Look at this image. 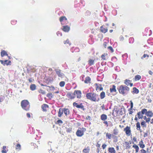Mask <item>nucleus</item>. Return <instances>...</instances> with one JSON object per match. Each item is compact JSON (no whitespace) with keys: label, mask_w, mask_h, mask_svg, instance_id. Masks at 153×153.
<instances>
[{"label":"nucleus","mask_w":153,"mask_h":153,"mask_svg":"<svg viewBox=\"0 0 153 153\" xmlns=\"http://www.w3.org/2000/svg\"><path fill=\"white\" fill-rule=\"evenodd\" d=\"M86 97L87 99L93 101H98L100 100L98 95L94 93H88L86 94Z\"/></svg>","instance_id":"nucleus-1"},{"label":"nucleus","mask_w":153,"mask_h":153,"mask_svg":"<svg viewBox=\"0 0 153 153\" xmlns=\"http://www.w3.org/2000/svg\"><path fill=\"white\" fill-rule=\"evenodd\" d=\"M120 94L125 95L127 94L129 91L130 88L125 85H121L117 88Z\"/></svg>","instance_id":"nucleus-2"},{"label":"nucleus","mask_w":153,"mask_h":153,"mask_svg":"<svg viewBox=\"0 0 153 153\" xmlns=\"http://www.w3.org/2000/svg\"><path fill=\"white\" fill-rule=\"evenodd\" d=\"M21 106L22 108L26 111L29 110V103L27 100H22L21 102Z\"/></svg>","instance_id":"nucleus-3"},{"label":"nucleus","mask_w":153,"mask_h":153,"mask_svg":"<svg viewBox=\"0 0 153 153\" xmlns=\"http://www.w3.org/2000/svg\"><path fill=\"white\" fill-rule=\"evenodd\" d=\"M147 111V110L146 108H144L142 109L141 111L138 112L137 113V115L138 116V118L139 119H142L143 117V114H144L146 113Z\"/></svg>","instance_id":"nucleus-4"},{"label":"nucleus","mask_w":153,"mask_h":153,"mask_svg":"<svg viewBox=\"0 0 153 153\" xmlns=\"http://www.w3.org/2000/svg\"><path fill=\"white\" fill-rule=\"evenodd\" d=\"M73 105L74 106H75L77 108H80L83 111L85 110L84 106L82 103L80 104H78L77 103L74 102L73 103Z\"/></svg>","instance_id":"nucleus-5"},{"label":"nucleus","mask_w":153,"mask_h":153,"mask_svg":"<svg viewBox=\"0 0 153 153\" xmlns=\"http://www.w3.org/2000/svg\"><path fill=\"white\" fill-rule=\"evenodd\" d=\"M110 91L112 93L113 95H114L116 94V86L113 85L111 88H110Z\"/></svg>","instance_id":"nucleus-6"},{"label":"nucleus","mask_w":153,"mask_h":153,"mask_svg":"<svg viewBox=\"0 0 153 153\" xmlns=\"http://www.w3.org/2000/svg\"><path fill=\"white\" fill-rule=\"evenodd\" d=\"M74 94L75 96L76 95L77 97L78 98H80L81 97V92L80 91L75 90L74 92Z\"/></svg>","instance_id":"nucleus-7"},{"label":"nucleus","mask_w":153,"mask_h":153,"mask_svg":"<svg viewBox=\"0 0 153 153\" xmlns=\"http://www.w3.org/2000/svg\"><path fill=\"white\" fill-rule=\"evenodd\" d=\"M55 71H56V74L59 77L63 78L65 76V75L63 73L61 72L60 70L59 69H56L55 70Z\"/></svg>","instance_id":"nucleus-8"},{"label":"nucleus","mask_w":153,"mask_h":153,"mask_svg":"<svg viewBox=\"0 0 153 153\" xmlns=\"http://www.w3.org/2000/svg\"><path fill=\"white\" fill-rule=\"evenodd\" d=\"M124 131L126 132V135L129 136L131 134V130L130 128L128 126H126L124 129Z\"/></svg>","instance_id":"nucleus-9"},{"label":"nucleus","mask_w":153,"mask_h":153,"mask_svg":"<svg viewBox=\"0 0 153 153\" xmlns=\"http://www.w3.org/2000/svg\"><path fill=\"white\" fill-rule=\"evenodd\" d=\"M66 96L68 98L71 99H74L75 97L74 93L73 94L72 93H68L67 94Z\"/></svg>","instance_id":"nucleus-10"},{"label":"nucleus","mask_w":153,"mask_h":153,"mask_svg":"<svg viewBox=\"0 0 153 153\" xmlns=\"http://www.w3.org/2000/svg\"><path fill=\"white\" fill-rule=\"evenodd\" d=\"M76 134L78 137H81L83 135L84 133L82 131L78 128L76 132Z\"/></svg>","instance_id":"nucleus-11"},{"label":"nucleus","mask_w":153,"mask_h":153,"mask_svg":"<svg viewBox=\"0 0 153 153\" xmlns=\"http://www.w3.org/2000/svg\"><path fill=\"white\" fill-rule=\"evenodd\" d=\"M62 30L64 32H68L70 30V27L68 25H64L63 26Z\"/></svg>","instance_id":"nucleus-12"},{"label":"nucleus","mask_w":153,"mask_h":153,"mask_svg":"<svg viewBox=\"0 0 153 153\" xmlns=\"http://www.w3.org/2000/svg\"><path fill=\"white\" fill-rule=\"evenodd\" d=\"M100 31L103 33H105L108 31V29L107 28L104 27L103 26H102L100 28Z\"/></svg>","instance_id":"nucleus-13"},{"label":"nucleus","mask_w":153,"mask_h":153,"mask_svg":"<svg viewBox=\"0 0 153 153\" xmlns=\"http://www.w3.org/2000/svg\"><path fill=\"white\" fill-rule=\"evenodd\" d=\"M41 108L43 111H47L46 108H48V106L46 104H44L42 105Z\"/></svg>","instance_id":"nucleus-14"},{"label":"nucleus","mask_w":153,"mask_h":153,"mask_svg":"<svg viewBox=\"0 0 153 153\" xmlns=\"http://www.w3.org/2000/svg\"><path fill=\"white\" fill-rule=\"evenodd\" d=\"M133 89V91H131V93L133 94H137L139 93V90L136 87H134Z\"/></svg>","instance_id":"nucleus-15"},{"label":"nucleus","mask_w":153,"mask_h":153,"mask_svg":"<svg viewBox=\"0 0 153 153\" xmlns=\"http://www.w3.org/2000/svg\"><path fill=\"white\" fill-rule=\"evenodd\" d=\"M30 88L31 91H33L36 89V86L34 84H31L30 86Z\"/></svg>","instance_id":"nucleus-16"},{"label":"nucleus","mask_w":153,"mask_h":153,"mask_svg":"<svg viewBox=\"0 0 153 153\" xmlns=\"http://www.w3.org/2000/svg\"><path fill=\"white\" fill-rule=\"evenodd\" d=\"M63 109H62L61 108H59L58 113V117H61L62 114H63Z\"/></svg>","instance_id":"nucleus-17"},{"label":"nucleus","mask_w":153,"mask_h":153,"mask_svg":"<svg viewBox=\"0 0 153 153\" xmlns=\"http://www.w3.org/2000/svg\"><path fill=\"white\" fill-rule=\"evenodd\" d=\"M101 119L102 121H105L107 119V116L105 114H102L101 115Z\"/></svg>","instance_id":"nucleus-18"},{"label":"nucleus","mask_w":153,"mask_h":153,"mask_svg":"<svg viewBox=\"0 0 153 153\" xmlns=\"http://www.w3.org/2000/svg\"><path fill=\"white\" fill-rule=\"evenodd\" d=\"M146 115L148 117H151L153 116V113L151 111H149L146 112Z\"/></svg>","instance_id":"nucleus-19"},{"label":"nucleus","mask_w":153,"mask_h":153,"mask_svg":"<svg viewBox=\"0 0 153 153\" xmlns=\"http://www.w3.org/2000/svg\"><path fill=\"white\" fill-rule=\"evenodd\" d=\"M136 126L137 129V130L140 131V132H141L142 131L140 129V124L139 122H137V123L136 124Z\"/></svg>","instance_id":"nucleus-20"},{"label":"nucleus","mask_w":153,"mask_h":153,"mask_svg":"<svg viewBox=\"0 0 153 153\" xmlns=\"http://www.w3.org/2000/svg\"><path fill=\"white\" fill-rule=\"evenodd\" d=\"M91 78L89 77H87L85 78V80L84 82L85 83H90V81H91Z\"/></svg>","instance_id":"nucleus-21"},{"label":"nucleus","mask_w":153,"mask_h":153,"mask_svg":"<svg viewBox=\"0 0 153 153\" xmlns=\"http://www.w3.org/2000/svg\"><path fill=\"white\" fill-rule=\"evenodd\" d=\"M1 57H3L5 55L8 56V54H7L6 52L4 50L2 51L1 52Z\"/></svg>","instance_id":"nucleus-22"},{"label":"nucleus","mask_w":153,"mask_h":153,"mask_svg":"<svg viewBox=\"0 0 153 153\" xmlns=\"http://www.w3.org/2000/svg\"><path fill=\"white\" fill-rule=\"evenodd\" d=\"M108 151L111 153H115L116 151L114 148L113 147H110L108 149Z\"/></svg>","instance_id":"nucleus-23"},{"label":"nucleus","mask_w":153,"mask_h":153,"mask_svg":"<svg viewBox=\"0 0 153 153\" xmlns=\"http://www.w3.org/2000/svg\"><path fill=\"white\" fill-rule=\"evenodd\" d=\"M63 111L64 114L66 115H67L69 113V111L68 109L65 108H63Z\"/></svg>","instance_id":"nucleus-24"},{"label":"nucleus","mask_w":153,"mask_h":153,"mask_svg":"<svg viewBox=\"0 0 153 153\" xmlns=\"http://www.w3.org/2000/svg\"><path fill=\"white\" fill-rule=\"evenodd\" d=\"M90 151V149L89 147H88L86 148L83 149L82 152L83 153H89Z\"/></svg>","instance_id":"nucleus-25"},{"label":"nucleus","mask_w":153,"mask_h":153,"mask_svg":"<svg viewBox=\"0 0 153 153\" xmlns=\"http://www.w3.org/2000/svg\"><path fill=\"white\" fill-rule=\"evenodd\" d=\"M105 97V93L102 91L100 93V98L101 99H103Z\"/></svg>","instance_id":"nucleus-26"},{"label":"nucleus","mask_w":153,"mask_h":153,"mask_svg":"<svg viewBox=\"0 0 153 153\" xmlns=\"http://www.w3.org/2000/svg\"><path fill=\"white\" fill-rule=\"evenodd\" d=\"M11 63V61H8L7 60H5L4 61V65H10V63Z\"/></svg>","instance_id":"nucleus-27"},{"label":"nucleus","mask_w":153,"mask_h":153,"mask_svg":"<svg viewBox=\"0 0 153 153\" xmlns=\"http://www.w3.org/2000/svg\"><path fill=\"white\" fill-rule=\"evenodd\" d=\"M141 143H143V142L142 140L139 142L140 147L142 148H144L145 147V145L143 144H141Z\"/></svg>","instance_id":"nucleus-28"},{"label":"nucleus","mask_w":153,"mask_h":153,"mask_svg":"<svg viewBox=\"0 0 153 153\" xmlns=\"http://www.w3.org/2000/svg\"><path fill=\"white\" fill-rule=\"evenodd\" d=\"M88 62L90 65H91L94 64V60L90 59L88 61Z\"/></svg>","instance_id":"nucleus-29"},{"label":"nucleus","mask_w":153,"mask_h":153,"mask_svg":"<svg viewBox=\"0 0 153 153\" xmlns=\"http://www.w3.org/2000/svg\"><path fill=\"white\" fill-rule=\"evenodd\" d=\"M131 81L129 80L126 79L124 82L125 84L127 85H129Z\"/></svg>","instance_id":"nucleus-30"},{"label":"nucleus","mask_w":153,"mask_h":153,"mask_svg":"<svg viewBox=\"0 0 153 153\" xmlns=\"http://www.w3.org/2000/svg\"><path fill=\"white\" fill-rule=\"evenodd\" d=\"M64 20H67V19L65 16H62L60 18L59 21L61 22L62 21Z\"/></svg>","instance_id":"nucleus-31"},{"label":"nucleus","mask_w":153,"mask_h":153,"mask_svg":"<svg viewBox=\"0 0 153 153\" xmlns=\"http://www.w3.org/2000/svg\"><path fill=\"white\" fill-rule=\"evenodd\" d=\"M65 83L64 81H61L59 83V85L61 87H63L64 86Z\"/></svg>","instance_id":"nucleus-32"},{"label":"nucleus","mask_w":153,"mask_h":153,"mask_svg":"<svg viewBox=\"0 0 153 153\" xmlns=\"http://www.w3.org/2000/svg\"><path fill=\"white\" fill-rule=\"evenodd\" d=\"M6 148V146H4L3 147V150L1 151V152L2 153H6V151L5 150V149Z\"/></svg>","instance_id":"nucleus-33"},{"label":"nucleus","mask_w":153,"mask_h":153,"mask_svg":"<svg viewBox=\"0 0 153 153\" xmlns=\"http://www.w3.org/2000/svg\"><path fill=\"white\" fill-rule=\"evenodd\" d=\"M136 80H139L141 79V76L139 75H137L135 76Z\"/></svg>","instance_id":"nucleus-34"},{"label":"nucleus","mask_w":153,"mask_h":153,"mask_svg":"<svg viewBox=\"0 0 153 153\" xmlns=\"http://www.w3.org/2000/svg\"><path fill=\"white\" fill-rule=\"evenodd\" d=\"M47 96L48 98H51L53 97V95L52 93H50L47 94Z\"/></svg>","instance_id":"nucleus-35"},{"label":"nucleus","mask_w":153,"mask_h":153,"mask_svg":"<svg viewBox=\"0 0 153 153\" xmlns=\"http://www.w3.org/2000/svg\"><path fill=\"white\" fill-rule=\"evenodd\" d=\"M106 137L109 139H110L111 138V134H110L107 133L106 134Z\"/></svg>","instance_id":"nucleus-36"},{"label":"nucleus","mask_w":153,"mask_h":153,"mask_svg":"<svg viewBox=\"0 0 153 153\" xmlns=\"http://www.w3.org/2000/svg\"><path fill=\"white\" fill-rule=\"evenodd\" d=\"M108 49L111 50L112 53L114 51V49H113L112 47H111V46H108Z\"/></svg>","instance_id":"nucleus-37"},{"label":"nucleus","mask_w":153,"mask_h":153,"mask_svg":"<svg viewBox=\"0 0 153 153\" xmlns=\"http://www.w3.org/2000/svg\"><path fill=\"white\" fill-rule=\"evenodd\" d=\"M130 102L131 107H130V110H132V108H133V103L132 102V101H130Z\"/></svg>","instance_id":"nucleus-38"},{"label":"nucleus","mask_w":153,"mask_h":153,"mask_svg":"<svg viewBox=\"0 0 153 153\" xmlns=\"http://www.w3.org/2000/svg\"><path fill=\"white\" fill-rule=\"evenodd\" d=\"M117 113L119 114L120 115H122L123 114V112L120 109L117 110Z\"/></svg>","instance_id":"nucleus-39"},{"label":"nucleus","mask_w":153,"mask_h":153,"mask_svg":"<svg viewBox=\"0 0 153 153\" xmlns=\"http://www.w3.org/2000/svg\"><path fill=\"white\" fill-rule=\"evenodd\" d=\"M79 129L83 131V132L84 133V132H85L86 131V129L84 128H79Z\"/></svg>","instance_id":"nucleus-40"},{"label":"nucleus","mask_w":153,"mask_h":153,"mask_svg":"<svg viewBox=\"0 0 153 153\" xmlns=\"http://www.w3.org/2000/svg\"><path fill=\"white\" fill-rule=\"evenodd\" d=\"M39 91L40 93H41L42 94H45V91L43 90L42 89H40V90Z\"/></svg>","instance_id":"nucleus-41"},{"label":"nucleus","mask_w":153,"mask_h":153,"mask_svg":"<svg viewBox=\"0 0 153 153\" xmlns=\"http://www.w3.org/2000/svg\"><path fill=\"white\" fill-rule=\"evenodd\" d=\"M16 149H18L19 150H20L21 149V145L20 144H18L16 145Z\"/></svg>","instance_id":"nucleus-42"},{"label":"nucleus","mask_w":153,"mask_h":153,"mask_svg":"<svg viewBox=\"0 0 153 153\" xmlns=\"http://www.w3.org/2000/svg\"><path fill=\"white\" fill-rule=\"evenodd\" d=\"M134 148L136 149H139V147L138 146L134 144L132 146Z\"/></svg>","instance_id":"nucleus-43"},{"label":"nucleus","mask_w":153,"mask_h":153,"mask_svg":"<svg viewBox=\"0 0 153 153\" xmlns=\"http://www.w3.org/2000/svg\"><path fill=\"white\" fill-rule=\"evenodd\" d=\"M118 131L117 130L114 129L113 131V134L115 135H117L118 134Z\"/></svg>","instance_id":"nucleus-44"},{"label":"nucleus","mask_w":153,"mask_h":153,"mask_svg":"<svg viewBox=\"0 0 153 153\" xmlns=\"http://www.w3.org/2000/svg\"><path fill=\"white\" fill-rule=\"evenodd\" d=\"M71 131L72 128H68L66 130V131L68 132H71Z\"/></svg>","instance_id":"nucleus-45"},{"label":"nucleus","mask_w":153,"mask_h":153,"mask_svg":"<svg viewBox=\"0 0 153 153\" xmlns=\"http://www.w3.org/2000/svg\"><path fill=\"white\" fill-rule=\"evenodd\" d=\"M95 85L96 86V90H97V89L100 88V87H99V85L98 84L95 83Z\"/></svg>","instance_id":"nucleus-46"},{"label":"nucleus","mask_w":153,"mask_h":153,"mask_svg":"<svg viewBox=\"0 0 153 153\" xmlns=\"http://www.w3.org/2000/svg\"><path fill=\"white\" fill-rule=\"evenodd\" d=\"M101 58L103 60H105V55H104V54L102 55L101 56Z\"/></svg>","instance_id":"nucleus-47"},{"label":"nucleus","mask_w":153,"mask_h":153,"mask_svg":"<svg viewBox=\"0 0 153 153\" xmlns=\"http://www.w3.org/2000/svg\"><path fill=\"white\" fill-rule=\"evenodd\" d=\"M57 122L58 123L62 124V123H63L62 121V120H58L57 121Z\"/></svg>","instance_id":"nucleus-48"},{"label":"nucleus","mask_w":153,"mask_h":153,"mask_svg":"<svg viewBox=\"0 0 153 153\" xmlns=\"http://www.w3.org/2000/svg\"><path fill=\"white\" fill-rule=\"evenodd\" d=\"M103 45V47L105 48H106L107 46V43L106 42H104Z\"/></svg>","instance_id":"nucleus-49"},{"label":"nucleus","mask_w":153,"mask_h":153,"mask_svg":"<svg viewBox=\"0 0 153 153\" xmlns=\"http://www.w3.org/2000/svg\"><path fill=\"white\" fill-rule=\"evenodd\" d=\"M106 146H107V145L105 144H103L102 146V149H104L106 148Z\"/></svg>","instance_id":"nucleus-50"},{"label":"nucleus","mask_w":153,"mask_h":153,"mask_svg":"<svg viewBox=\"0 0 153 153\" xmlns=\"http://www.w3.org/2000/svg\"><path fill=\"white\" fill-rule=\"evenodd\" d=\"M146 56L149 57V56L146 54H144L143 56L141 57V59H143V58H145Z\"/></svg>","instance_id":"nucleus-51"},{"label":"nucleus","mask_w":153,"mask_h":153,"mask_svg":"<svg viewBox=\"0 0 153 153\" xmlns=\"http://www.w3.org/2000/svg\"><path fill=\"white\" fill-rule=\"evenodd\" d=\"M69 42V41L68 40V39L66 41H64V43L65 44L66 43H68Z\"/></svg>","instance_id":"nucleus-52"},{"label":"nucleus","mask_w":153,"mask_h":153,"mask_svg":"<svg viewBox=\"0 0 153 153\" xmlns=\"http://www.w3.org/2000/svg\"><path fill=\"white\" fill-rule=\"evenodd\" d=\"M145 124V122L144 121H143L141 122V125L142 126H144Z\"/></svg>","instance_id":"nucleus-53"},{"label":"nucleus","mask_w":153,"mask_h":153,"mask_svg":"<svg viewBox=\"0 0 153 153\" xmlns=\"http://www.w3.org/2000/svg\"><path fill=\"white\" fill-rule=\"evenodd\" d=\"M150 118H148L146 120V122L147 123H148L150 121Z\"/></svg>","instance_id":"nucleus-54"},{"label":"nucleus","mask_w":153,"mask_h":153,"mask_svg":"<svg viewBox=\"0 0 153 153\" xmlns=\"http://www.w3.org/2000/svg\"><path fill=\"white\" fill-rule=\"evenodd\" d=\"M148 136V132L147 131V132L146 133H144V137H146Z\"/></svg>","instance_id":"nucleus-55"},{"label":"nucleus","mask_w":153,"mask_h":153,"mask_svg":"<svg viewBox=\"0 0 153 153\" xmlns=\"http://www.w3.org/2000/svg\"><path fill=\"white\" fill-rule=\"evenodd\" d=\"M146 151L147 153H150V151L149 150V148H147Z\"/></svg>","instance_id":"nucleus-56"},{"label":"nucleus","mask_w":153,"mask_h":153,"mask_svg":"<svg viewBox=\"0 0 153 153\" xmlns=\"http://www.w3.org/2000/svg\"><path fill=\"white\" fill-rule=\"evenodd\" d=\"M149 73L150 75H152L153 74V72H152L151 71H149Z\"/></svg>","instance_id":"nucleus-57"},{"label":"nucleus","mask_w":153,"mask_h":153,"mask_svg":"<svg viewBox=\"0 0 153 153\" xmlns=\"http://www.w3.org/2000/svg\"><path fill=\"white\" fill-rule=\"evenodd\" d=\"M27 117L29 118H30V114L29 113H27Z\"/></svg>","instance_id":"nucleus-58"},{"label":"nucleus","mask_w":153,"mask_h":153,"mask_svg":"<svg viewBox=\"0 0 153 153\" xmlns=\"http://www.w3.org/2000/svg\"><path fill=\"white\" fill-rule=\"evenodd\" d=\"M103 123L106 125H107V126H108V122L107 121H104Z\"/></svg>","instance_id":"nucleus-59"},{"label":"nucleus","mask_w":153,"mask_h":153,"mask_svg":"<svg viewBox=\"0 0 153 153\" xmlns=\"http://www.w3.org/2000/svg\"><path fill=\"white\" fill-rule=\"evenodd\" d=\"M3 100V98L0 97V102H2Z\"/></svg>","instance_id":"nucleus-60"},{"label":"nucleus","mask_w":153,"mask_h":153,"mask_svg":"<svg viewBox=\"0 0 153 153\" xmlns=\"http://www.w3.org/2000/svg\"><path fill=\"white\" fill-rule=\"evenodd\" d=\"M133 140L135 142H136L137 141V139L135 137H134L133 138Z\"/></svg>","instance_id":"nucleus-61"},{"label":"nucleus","mask_w":153,"mask_h":153,"mask_svg":"<svg viewBox=\"0 0 153 153\" xmlns=\"http://www.w3.org/2000/svg\"><path fill=\"white\" fill-rule=\"evenodd\" d=\"M130 146H129L128 145H127L126 146V149H129L130 148Z\"/></svg>","instance_id":"nucleus-62"},{"label":"nucleus","mask_w":153,"mask_h":153,"mask_svg":"<svg viewBox=\"0 0 153 153\" xmlns=\"http://www.w3.org/2000/svg\"><path fill=\"white\" fill-rule=\"evenodd\" d=\"M0 62L2 64L4 65V61H3L1 60Z\"/></svg>","instance_id":"nucleus-63"},{"label":"nucleus","mask_w":153,"mask_h":153,"mask_svg":"<svg viewBox=\"0 0 153 153\" xmlns=\"http://www.w3.org/2000/svg\"><path fill=\"white\" fill-rule=\"evenodd\" d=\"M29 81V82H32V79L31 78H30L28 79Z\"/></svg>","instance_id":"nucleus-64"}]
</instances>
